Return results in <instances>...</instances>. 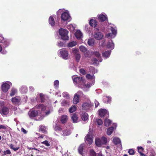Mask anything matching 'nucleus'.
<instances>
[{
    "label": "nucleus",
    "instance_id": "obj_3",
    "mask_svg": "<svg viewBox=\"0 0 156 156\" xmlns=\"http://www.w3.org/2000/svg\"><path fill=\"white\" fill-rule=\"evenodd\" d=\"M87 98L85 95L83 94L82 91H79L74 95L73 100V103L75 104H76L78 103L80 100L79 98Z\"/></svg>",
    "mask_w": 156,
    "mask_h": 156
},
{
    "label": "nucleus",
    "instance_id": "obj_56",
    "mask_svg": "<svg viewBox=\"0 0 156 156\" xmlns=\"http://www.w3.org/2000/svg\"><path fill=\"white\" fill-rule=\"evenodd\" d=\"M64 45V43L63 42L59 41L58 42V45L59 47H62Z\"/></svg>",
    "mask_w": 156,
    "mask_h": 156
},
{
    "label": "nucleus",
    "instance_id": "obj_62",
    "mask_svg": "<svg viewBox=\"0 0 156 156\" xmlns=\"http://www.w3.org/2000/svg\"><path fill=\"white\" fill-rule=\"evenodd\" d=\"M55 95L56 96H59L60 97H61V95L60 93L59 92H56L55 94Z\"/></svg>",
    "mask_w": 156,
    "mask_h": 156
},
{
    "label": "nucleus",
    "instance_id": "obj_9",
    "mask_svg": "<svg viewBox=\"0 0 156 156\" xmlns=\"http://www.w3.org/2000/svg\"><path fill=\"white\" fill-rule=\"evenodd\" d=\"M11 101L13 104L19 105L21 103V99L20 97L16 96L12 98Z\"/></svg>",
    "mask_w": 156,
    "mask_h": 156
},
{
    "label": "nucleus",
    "instance_id": "obj_1",
    "mask_svg": "<svg viewBox=\"0 0 156 156\" xmlns=\"http://www.w3.org/2000/svg\"><path fill=\"white\" fill-rule=\"evenodd\" d=\"M36 108L38 109V110H30L28 112L29 116L31 118L36 116L37 120H41L44 116L41 112H40V110L42 112L44 111L46 109V107L43 104H41L36 105Z\"/></svg>",
    "mask_w": 156,
    "mask_h": 156
},
{
    "label": "nucleus",
    "instance_id": "obj_31",
    "mask_svg": "<svg viewBox=\"0 0 156 156\" xmlns=\"http://www.w3.org/2000/svg\"><path fill=\"white\" fill-rule=\"evenodd\" d=\"M40 131H41L42 133H45L46 132V128L43 126H40L39 128Z\"/></svg>",
    "mask_w": 156,
    "mask_h": 156
},
{
    "label": "nucleus",
    "instance_id": "obj_42",
    "mask_svg": "<svg viewBox=\"0 0 156 156\" xmlns=\"http://www.w3.org/2000/svg\"><path fill=\"white\" fill-rule=\"evenodd\" d=\"M69 104L68 101L65 100H63L61 103V105L62 106H65L69 105Z\"/></svg>",
    "mask_w": 156,
    "mask_h": 156
},
{
    "label": "nucleus",
    "instance_id": "obj_32",
    "mask_svg": "<svg viewBox=\"0 0 156 156\" xmlns=\"http://www.w3.org/2000/svg\"><path fill=\"white\" fill-rule=\"evenodd\" d=\"M111 98L109 97H105L103 99V101L105 103H109L110 102Z\"/></svg>",
    "mask_w": 156,
    "mask_h": 156
},
{
    "label": "nucleus",
    "instance_id": "obj_50",
    "mask_svg": "<svg viewBox=\"0 0 156 156\" xmlns=\"http://www.w3.org/2000/svg\"><path fill=\"white\" fill-rule=\"evenodd\" d=\"M11 154V152L9 150H7L3 152V154L4 155H6L7 154Z\"/></svg>",
    "mask_w": 156,
    "mask_h": 156
},
{
    "label": "nucleus",
    "instance_id": "obj_58",
    "mask_svg": "<svg viewBox=\"0 0 156 156\" xmlns=\"http://www.w3.org/2000/svg\"><path fill=\"white\" fill-rule=\"evenodd\" d=\"M58 112L59 113H62L63 112H64V109H63L62 108H59V110H58Z\"/></svg>",
    "mask_w": 156,
    "mask_h": 156
},
{
    "label": "nucleus",
    "instance_id": "obj_10",
    "mask_svg": "<svg viewBox=\"0 0 156 156\" xmlns=\"http://www.w3.org/2000/svg\"><path fill=\"white\" fill-rule=\"evenodd\" d=\"M61 56L65 59H67L68 56V52L65 49H62L60 51Z\"/></svg>",
    "mask_w": 156,
    "mask_h": 156
},
{
    "label": "nucleus",
    "instance_id": "obj_13",
    "mask_svg": "<svg viewBox=\"0 0 156 156\" xmlns=\"http://www.w3.org/2000/svg\"><path fill=\"white\" fill-rule=\"evenodd\" d=\"M90 101L88 102H84L82 105V109L85 110H89L91 106L90 105Z\"/></svg>",
    "mask_w": 156,
    "mask_h": 156
},
{
    "label": "nucleus",
    "instance_id": "obj_47",
    "mask_svg": "<svg viewBox=\"0 0 156 156\" xmlns=\"http://www.w3.org/2000/svg\"><path fill=\"white\" fill-rule=\"evenodd\" d=\"M111 30L112 31V34H113L115 36L117 34V30H116L115 28H113L112 27H111Z\"/></svg>",
    "mask_w": 156,
    "mask_h": 156
},
{
    "label": "nucleus",
    "instance_id": "obj_21",
    "mask_svg": "<svg viewBox=\"0 0 156 156\" xmlns=\"http://www.w3.org/2000/svg\"><path fill=\"white\" fill-rule=\"evenodd\" d=\"M76 37L78 39H80L82 36V34L81 32L79 30H77L75 34Z\"/></svg>",
    "mask_w": 156,
    "mask_h": 156
},
{
    "label": "nucleus",
    "instance_id": "obj_53",
    "mask_svg": "<svg viewBox=\"0 0 156 156\" xmlns=\"http://www.w3.org/2000/svg\"><path fill=\"white\" fill-rule=\"evenodd\" d=\"M91 51H89L87 50V51L86 52L84 53L85 54V57H90V56L89 55V54H90Z\"/></svg>",
    "mask_w": 156,
    "mask_h": 156
},
{
    "label": "nucleus",
    "instance_id": "obj_44",
    "mask_svg": "<svg viewBox=\"0 0 156 156\" xmlns=\"http://www.w3.org/2000/svg\"><path fill=\"white\" fill-rule=\"evenodd\" d=\"M89 156H96V154L93 150H90Z\"/></svg>",
    "mask_w": 156,
    "mask_h": 156
},
{
    "label": "nucleus",
    "instance_id": "obj_2",
    "mask_svg": "<svg viewBox=\"0 0 156 156\" xmlns=\"http://www.w3.org/2000/svg\"><path fill=\"white\" fill-rule=\"evenodd\" d=\"M73 82L75 84H78V86L81 88H83L86 85L85 84V80L82 78L78 77L77 75L72 76Z\"/></svg>",
    "mask_w": 156,
    "mask_h": 156
},
{
    "label": "nucleus",
    "instance_id": "obj_6",
    "mask_svg": "<svg viewBox=\"0 0 156 156\" xmlns=\"http://www.w3.org/2000/svg\"><path fill=\"white\" fill-rule=\"evenodd\" d=\"M12 86V83L9 81L3 82L2 85V91L4 92H6Z\"/></svg>",
    "mask_w": 156,
    "mask_h": 156
},
{
    "label": "nucleus",
    "instance_id": "obj_64",
    "mask_svg": "<svg viewBox=\"0 0 156 156\" xmlns=\"http://www.w3.org/2000/svg\"><path fill=\"white\" fill-rule=\"evenodd\" d=\"M98 156H103L101 154V153H99L98 155Z\"/></svg>",
    "mask_w": 156,
    "mask_h": 156
},
{
    "label": "nucleus",
    "instance_id": "obj_12",
    "mask_svg": "<svg viewBox=\"0 0 156 156\" xmlns=\"http://www.w3.org/2000/svg\"><path fill=\"white\" fill-rule=\"evenodd\" d=\"M44 96L42 93L38 94L36 97V100L37 102H44Z\"/></svg>",
    "mask_w": 156,
    "mask_h": 156
},
{
    "label": "nucleus",
    "instance_id": "obj_49",
    "mask_svg": "<svg viewBox=\"0 0 156 156\" xmlns=\"http://www.w3.org/2000/svg\"><path fill=\"white\" fill-rule=\"evenodd\" d=\"M92 62L94 65L97 66L98 64V61L96 58H94Z\"/></svg>",
    "mask_w": 156,
    "mask_h": 156
},
{
    "label": "nucleus",
    "instance_id": "obj_30",
    "mask_svg": "<svg viewBox=\"0 0 156 156\" xmlns=\"http://www.w3.org/2000/svg\"><path fill=\"white\" fill-rule=\"evenodd\" d=\"M107 45L109 48L112 49L114 48V44L112 41H109L108 42Z\"/></svg>",
    "mask_w": 156,
    "mask_h": 156
},
{
    "label": "nucleus",
    "instance_id": "obj_48",
    "mask_svg": "<svg viewBox=\"0 0 156 156\" xmlns=\"http://www.w3.org/2000/svg\"><path fill=\"white\" fill-rule=\"evenodd\" d=\"M94 55H95L96 57L98 58L100 57V55L99 51H94L93 53Z\"/></svg>",
    "mask_w": 156,
    "mask_h": 156
},
{
    "label": "nucleus",
    "instance_id": "obj_22",
    "mask_svg": "<svg viewBox=\"0 0 156 156\" xmlns=\"http://www.w3.org/2000/svg\"><path fill=\"white\" fill-rule=\"evenodd\" d=\"M68 120V116L66 115H62L61 119V122L62 123H66Z\"/></svg>",
    "mask_w": 156,
    "mask_h": 156
},
{
    "label": "nucleus",
    "instance_id": "obj_39",
    "mask_svg": "<svg viewBox=\"0 0 156 156\" xmlns=\"http://www.w3.org/2000/svg\"><path fill=\"white\" fill-rule=\"evenodd\" d=\"M54 87L56 89H58L59 85V82L58 80H56L54 81Z\"/></svg>",
    "mask_w": 156,
    "mask_h": 156
},
{
    "label": "nucleus",
    "instance_id": "obj_27",
    "mask_svg": "<svg viewBox=\"0 0 156 156\" xmlns=\"http://www.w3.org/2000/svg\"><path fill=\"white\" fill-rule=\"evenodd\" d=\"M9 112V110L8 108L4 107L2 109V113L3 115H5L7 114Z\"/></svg>",
    "mask_w": 156,
    "mask_h": 156
},
{
    "label": "nucleus",
    "instance_id": "obj_38",
    "mask_svg": "<svg viewBox=\"0 0 156 156\" xmlns=\"http://www.w3.org/2000/svg\"><path fill=\"white\" fill-rule=\"evenodd\" d=\"M17 93V90L15 88H12V89L11 92L10 93V95L11 96H12L15 95V94H16Z\"/></svg>",
    "mask_w": 156,
    "mask_h": 156
},
{
    "label": "nucleus",
    "instance_id": "obj_41",
    "mask_svg": "<svg viewBox=\"0 0 156 156\" xmlns=\"http://www.w3.org/2000/svg\"><path fill=\"white\" fill-rule=\"evenodd\" d=\"M55 129V130L61 131L62 128L58 125L56 124L54 127Z\"/></svg>",
    "mask_w": 156,
    "mask_h": 156
},
{
    "label": "nucleus",
    "instance_id": "obj_4",
    "mask_svg": "<svg viewBox=\"0 0 156 156\" xmlns=\"http://www.w3.org/2000/svg\"><path fill=\"white\" fill-rule=\"evenodd\" d=\"M95 141L96 145L98 147L106 145L108 142L107 138L104 136L101 138H97L95 139Z\"/></svg>",
    "mask_w": 156,
    "mask_h": 156
},
{
    "label": "nucleus",
    "instance_id": "obj_14",
    "mask_svg": "<svg viewBox=\"0 0 156 156\" xmlns=\"http://www.w3.org/2000/svg\"><path fill=\"white\" fill-rule=\"evenodd\" d=\"M113 143L115 145H117L118 147L121 148L122 145L121 143V141L119 138L117 137H114L113 141Z\"/></svg>",
    "mask_w": 156,
    "mask_h": 156
},
{
    "label": "nucleus",
    "instance_id": "obj_26",
    "mask_svg": "<svg viewBox=\"0 0 156 156\" xmlns=\"http://www.w3.org/2000/svg\"><path fill=\"white\" fill-rule=\"evenodd\" d=\"M95 73V72H93V74L92 75H91L89 74H87L86 75V77L87 78L89 79H92L93 80V83L94 82V78L95 77L94 76V73Z\"/></svg>",
    "mask_w": 156,
    "mask_h": 156
},
{
    "label": "nucleus",
    "instance_id": "obj_55",
    "mask_svg": "<svg viewBox=\"0 0 156 156\" xmlns=\"http://www.w3.org/2000/svg\"><path fill=\"white\" fill-rule=\"evenodd\" d=\"M80 73L83 75H84L86 73V71L84 69H80Z\"/></svg>",
    "mask_w": 156,
    "mask_h": 156
},
{
    "label": "nucleus",
    "instance_id": "obj_54",
    "mask_svg": "<svg viewBox=\"0 0 156 156\" xmlns=\"http://www.w3.org/2000/svg\"><path fill=\"white\" fill-rule=\"evenodd\" d=\"M129 154L130 155H133L134 154V150L132 149L129 150L128 151Z\"/></svg>",
    "mask_w": 156,
    "mask_h": 156
},
{
    "label": "nucleus",
    "instance_id": "obj_8",
    "mask_svg": "<svg viewBox=\"0 0 156 156\" xmlns=\"http://www.w3.org/2000/svg\"><path fill=\"white\" fill-rule=\"evenodd\" d=\"M85 140L86 142H87L89 144H92L93 141L92 136L91 133L89 132L88 134L85 136Z\"/></svg>",
    "mask_w": 156,
    "mask_h": 156
},
{
    "label": "nucleus",
    "instance_id": "obj_59",
    "mask_svg": "<svg viewBox=\"0 0 156 156\" xmlns=\"http://www.w3.org/2000/svg\"><path fill=\"white\" fill-rule=\"evenodd\" d=\"M21 131L23 132L24 133L26 134L27 133V131L24 129L23 128H21Z\"/></svg>",
    "mask_w": 156,
    "mask_h": 156
},
{
    "label": "nucleus",
    "instance_id": "obj_63",
    "mask_svg": "<svg viewBox=\"0 0 156 156\" xmlns=\"http://www.w3.org/2000/svg\"><path fill=\"white\" fill-rule=\"evenodd\" d=\"M23 100L25 101H26L27 99V96H24V98H23Z\"/></svg>",
    "mask_w": 156,
    "mask_h": 156
},
{
    "label": "nucleus",
    "instance_id": "obj_52",
    "mask_svg": "<svg viewBox=\"0 0 156 156\" xmlns=\"http://www.w3.org/2000/svg\"><path fill=\"white\" fill-rule=\"evenodd\" d=\"M97 122L98 125H101L103 124V121L101 119H98L97 120Z\"/></svg>",
    "mask_w": 156,
    "mask_h": 156
},
{
    "label": "nucleus",
    "instance_id": "obj_35",
    "mask_svg": "<svg viewBox=\"0 0 156 156\" xmlns=\"http://www.w3.org/2000/svg\"><path fill=\"white\" fill-rule=\"evenodd\" d=\"M76 44V42L74 41H72L69 42L67 45L68 47H72L75 46Z\"/></svg>",
    "mask_w": 156,
    "mask_h": 156
},
{
    "label": "nucleus",
    "instance_id": "obj_61",
    "mask_svg": "<svg viewBox=\"0 0 156 156\" xmlns=\"http://www.w3.org/2000/svg\"><path fill=\"white\" fill-rule=\"evenodd\" d=\"M34 88L32 86H30L29 87V90L30 91H34Z\"/></svg>",
    "mask_w": 156,
    "mask_h": 156
},
{
    "label": "nucleus",
    "instance_id": "obj_7",
    "mask_svg": "<svg viewBox=\"0 0 156 156\" xmlns=\"http://www.w3.org/2000/svg\"><path fill=\"white\" fill-rule=\"evenodd\" d=\"M100 116L101 117H104L105 116H108L109 113L108 111L105 109H101L98 111Z\"/></svg>",
    "mask_w": 156,
    "mask_h": 156
},
{
    "label": "nucleus",
    "instance_id": "obj_34",
    "mask_svg": "<svg viewBox=\"0 0 156 156\" xmlns=\"http://www.w3.org/2000/svg\"><path fill=\"white\" fill-rule=\"evenodd\" d=\"M94 41L93 39H88L87 43L89 45L92 46L94 45Z\"/></svg>",
    "mask_w": 156,
    "mask_h": 156
},
{
    "label": "nucleus",
    "instance_id": "obj_51",
    "mask_svg": "<svg viewBox=\"0 0 156 156\" xmlns=\"http://www.w3.org/2000/svg\"><path fill=\"white\" fill-rule=\"evenodd\" d=\"M41 143L45 145L47 147L50 146V144L49 143L48 141L47 140H45L44 141L42 142H41Z\"/></svg>",
    "mask_w": 156,
    "mask_h": 156
},
{
    "label": "nucleus",
    "instance_id": "obj_60",
    "mask_svg": "<svg viewBox=\"0 0 156 156\" xmlns=\"http://www.w3.org/2000/svg\"><path fill=\"white\" fill-rule=\"evenodd\" d=\"M6 127L5 126L3 125H0V129H5Z\"/></svg>",
    "mask_w": 156,
    "mask_h": 156
},
{
    "label": "nucleus",
    "instance_id": "obj_40",
    "mask_svg": "<svg viewBox=\"0 0 156 156\" xmlns=\"http://www.w3.org/2000/svg\"><path fill=\"white\" fill-rule=\"evenodd\" d=\"M76 106L73 105L69 108V112L70 113L76 111Z\"/></svg>",
    "mask_w": 156,
    "mask_h": 156
},
{
    "label": "nucleus",
    "instance_id": "obj_23",
    "mask_svg": "<svg viewBox=\"0 0 156 156\" xmlns=\"http://www.w3.org/2000/svg\"><path fill=\"white\" fill-rule=\"evenodd\" d=\"M111 53V52L109 51H105L102 54V56L106 58H108Z\"/></svg>",
    "mask_w": 156,
    "mask_h": 156
},
{
    "label": "nucleus",
    "instance_id": "obj_43",
    "mask_svg": "<svg viewBox=\"0 0 156 156\" xmlns=\"http://www.w3.org/2000/svg\"><path fill=\"white\" fill-rule=\"evenodd\" d=\"M138 152L142 155H144V154L142 153L143 150V148L142 147H137Z\"/></svg>",
    "mask_w": 156,
    "mask_h": 156
},
{
    "label": "nucleus",
    "instance_id": "obj_28",
    "mask_svg": "<svg viewBox=\"0 0 156 156\" xmlns=\"http://www.w3.org/2000/svg\"><path fill=\"white\" fill-rule=\"evenodd\" d=\"M20 90L22 93L25 94L27 92V89L26 86H23L21 87Z\"/></svg>",
    "mask_w": 156,
    "mask_h": 156
},
{
    "label": "nucleus",
    "instance_id": "obj_5",
    "mask_svg": "<svg viewBox=\"0 0 156 156\" xmlns=\"http://www.w3.org/2000/svg\"><path fill=\"white\" fill-rule=\"evenodd\" d=\"M58 32L59 34L61 37V38L63 40H68L69 37L68 35V31L63 28H60Z\"/></svg>",
    "mask_w": 156,
    "mask_h": 156
},
{
    "label": "nucleus",
    "instance_id": "obj_18",
    "mask_svg": "<svg viewBox=\"0 0 156 156\" xmlns=\"http://www.w3.org/2000/svg\"><path fill=\"white\" fill-rule=\"evenodd\" d=\"M71 133L70 131L68 129H65L62 130L61 135L64 136L69 135Z\"/></svg>",
    "mask_w": 156,
    "mask_h": 156
},
{
    "label": "nucleus",
    "instance_id": "obj_16",
    "mask_svg": "<svg viewBox=\"0 0 156 156\" xmlns=\"http://www.w3.org/2000/svg\"><path fill=\"white\" fill-rule=\"evenodd\" d=\"M94 37L96 39L98 40L102 39L103 37V36L101 33L100 32H97L94 34Z\"/></svg>",
    "mask_w": 156,
    "mask_h": 156
},
{
    "label": "nucleus",
    "instance_id": "obj_46",
    "mask_svg": "<svg viewBox=\"0 0 156 156\" xmlns=\"http://www.w3.org/2000/svg\"><path fill=\"white\" fill-rule=\"evenodd\" d=\"M62 95L63 97L66 98L67 99H68L69 98V95L68 93L67 92H64L62 93Z\"/></svg>",
    "mask_w": 156,
    "mask_h": 156
},
{
    "label": "nucleus",
    "instance_id": "obj_15",
    "mask_svg": "<svg viewBox=\"0 0 156 156\" xmlns=\"http://www.w3.org/2000/svg\"><path fill=\"white\" fill-rule=\"evenodd\" d=\"M114 126L115 127V128L114 127H111L108 129L107 133L108 135H110L112 134L114 129L117 126V124H114Z\"/></svg>",
    "mask_w": 156,
    "mask_h": 156
},
{
    "label": "nucleus",
    "instance_id": "obj_25",
    "mask_svg": "<svg viewBox=\"0 0 156 156\" xmlns=\"http://www.w3.org/2000/svg\"><path fill=\"white\" fill-rule=\"evenodd\" d=\"M49 23L52 26H53L55 25V22L53 18L50 16L49 19Z\"/></svg>",
    "mask_w": 156,
    "mask_h": 156
},
{
    "label": "nucleus",
    "instance_id": "obj_36",
    "mask_svg": "<svg viewBox=\"0 0 156 156\" xmlns=\"http://www.w3.org/2000/svg\"><path fill=\"white\" fill-rule=\"evenodd\" d=\"M79 48L80 50V51L81 52H82L84 53L86 52L87 50V48H86L85 47L83 46H80L79 47Z\"/></svg>",
    "mask_w": 156,
    "mask_h": 156
},
{
    "label": "nucleus",
    "instance_id": "obj_29",
    "mask_svg": "<svg viewBox=\"0 0 156 156\" xmlns=\"http://www.w3.org/2000/svg\"><path fill=\"white\" fill-rule=\"evenodd\" d=\"M71 118L74 123L77 122L78 121V119L77 116L75 114L73 115Z\"/></svg>",
    "mask_w": 156,
    "mask_h": 156
},
{
    "label": "nucleus",
    "instance_id": "obj_19",
    "mask_svg": "<svg viewBox=\"0 0 156 156\" xmlns=\"http://www.w3.org/2000/svg\"><path fill=\"white\" fill-rule=\"evenodd\" d=\"M73 53L75 55V58L76 61L77 62H79L80 59L81 57L80 54L78 53V51L77 50H74L73 51Z\"/></svg>",
    "mask_w": 156,
    "mask_h": 156
},
{
    "label": "nucleus",
    "instance_id": "obj_37",
    "mask_svg": "<svg viewBox=\"0 0 156 156\" xmlns=\"http://www.w3.org/2000/svg\"><path fill=\"white\" fill-rule=\"evenodd\" d=\"M84 146V145L83 144H81L79 146L78 148V151L80 154H82L83 151V147Z\"/></svg>",
    "mask_w": 156,
    "mask_h": 156
},
{
    "label": "nucleus",
    "instance_id": "obj_17",
    "mask_svg": "<svg viewBox=\"0 0 156 156\" xmlns=\"http://www.w3.org/2000/svg\"><path fill=\"white\" fill-rule=\"evenodd\" d=\"M98 18L101 22H104L108 19L107 16L103 14L99 15L98 16Z\"/></svg>",
    "mask_w": 156,
    "mask_h": 156
},
{
    "label": "nucleus",
    "instance_id": "obj_57",
    "mask_svg": "<svg viewBox=\"0 0 156 156\" xmlns=\"http://www.w3.org/2000/svg\"><path fill=\"white\" fill-rule=\"evenodd\" d=\"M94 103L95 104V107L96 108L99 105V102L96 100L95 101Z\"/></svg>",
    "mask_w": 156,
    "mask_h": 156
},
{
    "label": "nucleus",
    "instance_id": "obj_24",
    "mask_svg": "<svg viewBox=\"0 0 156 156\" xmlns=\"http://www.w3.org/2000/svg\"><path fill=\"white\" fill-rule=\"evenodd\" d=\"M81 118L83 120H87L88 118V114L86 113H82L81 114Z\"/></svg>",
    "mask_w": 156,
    "mask_h": 156
},
{
    "label": "nucleus",
    "instance_id": "obj_20",
    "mask_svg": "<svg viewBox=\"0 0 156 156\" xmlns=\"http://www.w3.org/2000/svg\"><path fill=\"white\" fill-rule=\"evenodd\" d=\"M89 24L91 27H95L97 25V22L96 20L91 19L90 21Z\"/></svg>",
    "mask_w": 156,
    "mask_h": 156
},
{
    "label": "nucleus",
    "instance_id": "obj_33",
    "mask_svg": "<svg viewBox=\"0 0 156 156\" xmlns=\"http://www.w3.org/2000/svg\"><path fill=\"white\" fill-rule=\"evenodd\" d=\"M111 123V121L109 119H106L104 121L105 125L106 126H108L110 125Z\"/></svg>",
    "mask_w": 156,
    "mask_h": 156
},
{
    "label": "nucleus",
    "instance_id": "obj_45",
    "mask_svg": "<svg viewBox=\"0 0 156 156\" xmlns=\"http://www.w3.org/2000/svg\"><path fill=\"white\" fill-rule=\"evenodd\" d=\"M10 147L14 151H16L19 149V147H14V145L12 144H11L9 145Z\"/></svg>",
    "mask_w": 156,
    "mask_h": 156
},
{
    "label": "nucleus",
    "instance_id": "obj_11",
    "mask_svg": "<svg viewBox=\"0 0 156 156\" xmlns=\"http://www.w3.org/2000/svg\"><path fill=\"white\" fill-rule=\"evenodd\" d=\"M70 17L69 14L66 12L62 13L61 16V20L64 22L67 20Z\"/></svg>",
    "mask_w": 156,
    "mask_h": 156
}]
</instances>
